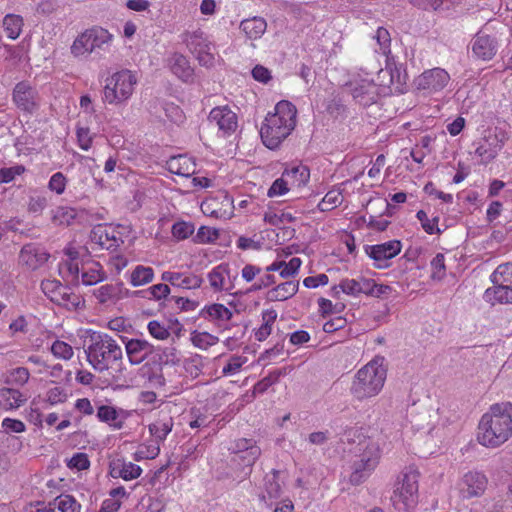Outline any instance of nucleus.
<instances>
[{"mask_svg": "<svg viewBox=\"0 0 512 512\" xmlns=\"http://www.w3.org/2000/svg\"><path fill=\"white\" fill-rule=\"evenodd\" d=\"M277 313L275 310H265L262 313V325L255 331L257 341L266 340L272 332V325L276 321Z\"/></svg>", "mask_w": 512, "mask_h": 512, "instance_id": "4c0bfd02", "label": "nucleus"}, {"mask_svg": "<svg viewBox=\"0 0 512 512\" xmlns=\"http://www.w3.org/2000/svg\"><path fill=\"white\" fill-rule=\"evenodd\" d=\"M109 473L113 478H122L125 481H130L140 477L142 469L139 465L132 462L117 460L110 464Z\"/></svg>", "mask_w": 512, "mask_h": 512, "instance_id": "4be33fe9", "label": "nucleus"}, {"mask_svg": "<svg viewBox=\"0 0 512 512\" xmlns=\"http://www.w3.org/2000/svg\"><path fill=\"white\" fill-rule=\"evenodd\" d=\"M173 419L171 417H165L158 419L151 423L148 428L151 436H153L156 443L163 442L173 428Z\"/></svg>", "mask_w": 512, "mask_h": 512, "instance_id": "f704fd0d", "label": "nucleus"}, {"mask_svg": "<svg viewBox=\"0 0 512 512\" xmlns=\"http://www.w3.org/2000/svg\"><path fill=\"white\" fill-rule=\"evenodd\" d=\"M372 279L358 277L354 279H344L339 286H333L332 296L338 297L342 292L351 296H358L360 294L369 295Z\"/></svg>", "mask_w": 512, "mask_h": 512, "instance_id": "6ab92c4d", "label": "nucleus"}, {"mask_svg": "<svg viewBox=\"0 0 512 512\" xmlns=\"http://www.w3.org/2000/svg\"><path fill=\"white\" fill-rule=\"evenodd\" d=\"M50 350L54 357L62 360H70L74 355L72 346L60 340L54 341Z\"/></svg>", "mask_w": 512, "mask_h": 512, "instance_id": "3c124183", "label": "nucleus"}, {"mask_svg": "<svg viewBox=\"0 0 512 512\" xmlns=\"http://www.w3.org/2000/svg\"><path fill=\"white\" fill-rule=\"evenodd\" d=\"M2 428L6 433H22L25 431V424L21 420L4 418Z\"/></svg>", "mask_w": 512, "mask_h": 512, "instance_id": "774afa93", "label": "nucleus"}, {"mask_svg": "<svg viewBox=\"0 0 512 512\" xmlns=\"http://www.w3.org/2000/svg\"><path fill=\"white\" fill-rule=\"evenodd\" d=\"M48 206V197L42 193H34L29 196L27 210L33 215H41Z\"/></svg>", "mask_w": 512, "mask_h": 512, "instance_id": "de8ad7c7", "label": "nucleus"}, {"mask_svg": "<svg viewBox=\"0 0 512 512\" xmlns=\"http://www.w3.org/2000/svg\"><path fill=\"white\" fill-rule=\"evenodd\" d=\"M203 312L211 321H217L219 324L229 321L233 316L231 310L219 303L206 306Z\"/></svg>", "mask_w": 512, "mask_h": 512, "instance_id": "58836bf2", "label": "nucleus"}, {"mask_svg": "<svg viewBox=\"0 0 512 512\" xmlns=\"http://www.w3.org/2000/svg\"><path fill=\"white\" fill-rule=\"evenodd\" d=\"M503 143L496 136L487 138L480 144L475 153L481 158L483 164L491 162L501 150Z\"/></svg>", "mask_w": 512, "mask_h": 512, "instance_id": "c756f323", "label": "nucleus"}, {"mask_svg": "<svg viewBox=\"0 0 512 512\" xmlns=\"http://www.w3.org/2000/svg\"><path fill=\"white\" fill-rule=\"evenodd\" d=\"M147 329L150 335L157 340H166L170 337L168 326L158 320H152L148 323Z\"/></svg>", "mask_w": 512, "mask_h": 512, "instance_id": "864d4df0", "label": "nucleus"}, {"mask_svg": "<svg viewBox=\"0 0 512 512\" xmlns=\"http://www.w3.org/2000/svg\"><path fill=\"white\" fill-rule=\"evenodd\" d=\"M349 88L353 99L361 106H370L378 100L379 88L372 80H355L349 83Z\"/></svg>", "mask_w": 512, "mask_h": 512, "instance_id": "4468645a", "label": "nucleus"}, {"mask_svg": "<svg viewBox=\"0 0 512 512\" xmlns=\"http://www.w3.org/2000/svg\"><path fill=\"white\" fill-rule=\"evenodd\" d=\"M185 41L188 49L195 55L200 65L205 67L213 66L215 62V45L201 30L189 33Z\"/></svg>", "mask_w": 512, "mask_h": 512, "instance_id": "9d476101", "label": "nucleus"}, {"mask_svg": "<svg viewBox=\"0 0 512 512\" xmlns=\"http://www.w3.org/2000/svg\"><path fill=\"white\" fill-rule=\"evenodd\" d=\"M237 274H231V268L227 263H221L213 267L207 274L211 290L214 292H228L235 288L234 281Z\"/></svg>", "mask_w": 512, "mask_h": 512, "instance_id": "ddd939ff", "label": "nucleus"}, {"mask_svg": "<svg viewBox=\"0 0 512 512\" xmlns=\"http://www.w3.org/2000/svg\"><path fill=\"white\" fill-rule=\"evenodd\" d=\"M491 281L494 285L512 286V263L499 265L491 275Z\"/></svg>", "mask_w": 512, "mask_h": 512, "instance_id": "c03bdc74", "label": "nucleus"}, {"mask_svg": "<svg viewBox=\"0 0 512 512\" xmlns=\"http://www.w3.org/2000/svg\"><path fill=\"white\" fill-rule=\"evenodd\" d=\"M203 283V279L190 272H179L176 287L181 289H197Z\"/></svg>", "mask_w": 512, "mask_h": 512, "instance_id": "49530a36", "label": "nucleus"}, {"mask_svg": "<svg viewBox=\"0 0 512 512\" xmlns=\"http://www.w3.org/2000/svg\"><path fill=\"white\" fill-rule=\"evenodd\" d=\"M85 353L88 363L95 371L105 373L117 366L116 375L113 376L115 381L123 374L125 369L123 367V351L117 341L110 335L94 332L90 336Z\"/></svg>", "mask_w": 512, "mask_h": 512, "instance_id": "7ed1b4c3", "label": "nucleus"}, {"mask_svg": "<svg viewBox=\"0 0 512 512\" xmlns=\"http://www.w3.org/2000/svg\"><path fill=\"white\" fill-rule=\"evenodd\" d=\"M67 466L77 471L86 470L90 466V461L86 453H76L68 461Z\"/></svg>", "mask_w": 512, "mask_h": 512, "instance_id": "0e129e2a", "label": "nucleus"}, {"mask_svg": "<svg viewBox=\"0 0 512 512\" xmlns=\"http://www.w3.org/2000/svg\"><path fill=\"white\" fill-rule=\"evenodd\" d=\"M247 362V358L244 356L234 355L232 356L227 364L223 367L222 373L225 376H232L240 372L242 366Z\"/></svg>", "mask_w": 512, "mask_h": 512, "instance_id": "6e6d98bb", "label": "nucleus"}, {"mask_svg": "<svg viewBox=\"0 0 512 512\" xmlns=\"http://www.w3.org/2000/svg\"><path fill=\"white\" fill-rule=\"evenodd\" d=\"M301 263L302 262L298 257H292L288 262H286V260L282 259L281 255L279 254L276 260L266 267L265 271H278L282 278H289L294 276L298 272Z\"/></svg>", "mask_w": 512, "mask_h": 512, "instance_id": "cd10ccee", "label": "nucleus"}, {"mask_svg": "<svg viewBox=\"0 0 512 512\" xmlns=\"http://www.w3.org/2000/svg\"><path fill=\"white\" fill-rule=\"evenodd\" d=\"M51 221L53 224L61 226V225H69L76 217L75 209L66 206H59L50 211Z\"/></svg>", "mask_w": 512, "mask_h": 512, "instance_id": "a19ab883", "label": "nucleus"}, {"mask_svg": "<svg viewBox=\"0 0 512 512\" xmlns=\"http://www.w3.org/2000/svg\"><path fill=\"white\" fill-rule=\"evenodd\" d=\"M3 27L7 36L14 40L22 31L23 18L20 15L8 14L3 19Z\"/></svg>", "mask_w": 512, "mask_h": 512, "instance_id": "37998d69", "label": "nucleus"}, {"mask_svg": "<svg viewBox=\"0 0 512 512\" xmlns=\"http://www.w3.org/2000/svg\"><path fill=\"white\" fill-rule=\"evenodd\" d=\"M342 442L347 445L343 450L351 456L349 480L353 485H359L371 476L379 464L381 457L379 444L358 428L345 431Z\"/></svg>", "mask_w": 512, "mask_h": 512, "instance_id": "f257e3e1", "label": "nucleus"}, {"mask_svg": "<svg viewBox=\"0 0 512 512\" xmlns=\"http://www.w3.org/2000/svg\"><path fill=\"white\" fill-rule=\"evenodd\" d=\"M402 244L399 240H391L377 245H366V254L374 260L378 269L389 267L388 261L401 252Z\"/></svg>", "mask_w": 512, "mask_h": 512, "instance_id": "9b49d317", "label": "nucleus"}, {"mask_svg": "<svg viewBox=\"0 0 512 512\" xmlns=\"http://www.w3.org/2000/svg\"><path fill=\"white\" fill-rule=\"evenodd\" d=\"M25 167L21 164H17L11 167L0 168V183L8 184L15 180L17 176L22 175L25 172Z\"/></svg>", "mask_w": 512, "mask_h": 512, "instance_id": "5fc2aeb1", "label": "nucleus"}, {"mask_svg": "<svg viewBox=\"0 0 512 512\" xmlns=\"http://www.w3.org/2000/svg\"><path fill=\"white\" fill-rule=\"evenodd\" d=\"M289 185L290 182L288 179H286L285 176H281L280 178L276 179L271 187L269 188L267 195L269 197H276V196H282L286 194L289 191Z\"/></svg>", "mask_w": 512, "mask_h": 512, "instance_id": "680f3d73", "label": "nucleus"}, {"mask_svg": "<svg viewBox=\"0 0 512 512\" xmlns=\"http://www.w3.org/2000/svg\"><path fill=\"white\" fill-rule=\"evenodd\" d=\"M66 185L67 179L61 172L54 173L48 182L49 190L55 192L57 195L64 193Z\"/></svg>", "mask_w": 512, "mask_h": 512, "instance_id": "e2e57ef3", "label": "nucleus"}, {"mask_svg": "<svg viewBox=\"0 0 512 512\" xmlns=\"http://www.w3.org/2000/svg\"><path fill=\"white\" fill-rule=\"evenodd\" d=\"M420 473L414 467L405 468L395 484L391 501L398 512H412L418 504Z\"/></svg>", "mask_w": 512, "mask_h": 512, "instance_id": "423d86ee", "label": "nucleus"}, {"mask_svg": "<svg viewBox=\"0 0 512 512\" xmlns=\"http://www.w3.org/2000/svg\"><path fill=\"white\" fill-rule=\"evenodd\" d=\"M153 278L154 270L151 267L137 265L130 275V283L133 287H138L152 282Z\"/></svg>", "mask_w": 512, "mask_h": 512, "instance_id": "ea45409f", "label": "nucleus"}, {"mask_svg": "<svg viewBox=\"0 0 512 512\" xmlns=\"http://www.w3.org/2000/svg\"><path fill=\"white\" fill-rule=\"evenodd\" d=\"M166 165L169 172L183 177H190L196 172L194 160L186 155L171 157Z\"/></svg>", "mask_w": 512, "mask_h": 512, "instance_id": "393cba45", "label": "nucleus"}, {"mask_svg": "<svg viewBox=\"0 0 512 512\" xmlns=\"http://www.w3.org/2000/svg\"><path fill=\"white\" fill-rule=\"evenodd\" d=\"M283 176L289 180L290 186H300L305 184L309 178V171L305 166H295L291 169H286Z\"/></svg>", "mask_w": 512, "mask_h": 512, "instance_id": "a18cd8bd", "label": "nucleus"}, {"mask_svg": "<svg viewBox=\"0 0 512 512\" xmlns=\"http://www.w3.org/2000/svg\"><path fill=\"white\" fill-rule=\"evenodd\" d=\"M299 288L297 281H285L270 289L267 293V299L270 301H285L293 297Z\"/></svg>", "mask_w": 512, "mask_h": 512, "instance_id": "c85d7f7f", "label": "nucleus"}, {"mask_svg": "<svg viewBox=\"0 0 512 512\" xmlns=\"http://www.w3.org/2000/svg\"><path fill=\"white\" fill-rule=\"evenodd\" d=\"M433 409L431 407H413L410 412V421L417 429H428L433 427Z\"/></svg>", "mask_w": 512, "mask_h": 512, "instance_id": "2f4dec72", "label": "nucleus"}, {"mask_svg": "<svg viewBox=\"0 0 512 512\" xmlns=\"http://www.w3.org/2000/svg\"><path fill=\"white\" fill-rule=\"evenodd\" d=\"M116 230L111 226L99 225L92 231L93 240L104 249H115L119 246V237Z\"/></svg>", "mask_w": 512, "mask_h": 512, "instance_id": "a878e982", "label": "nucleus"}, {"mask_svg": "<svg viewBox=\"0 0 512 512\" xmlns=\"http://www.w3.org/2000/svg\"><path fill=\"white\" fill-rule=\"evenodd\" d=\"M223 203L226 208H218L219 202L217 199H210L202 203L201 210L205 215L218 219H228L232 216L235 206L233 205L232 199L228 196L224 197Z\"/></svg>", "mask_w": 512, "mask_h": 512, "instance_id": "b1692460", "label": "nucleus"}, {"mask_svg": "<svg viewBox=\"0 0 512 512\" xmlns=\"http://www.w3.org/2000/svg\"><path fill=\"white\" fill-rule=\"evenodd\" d=\"M450 76L442 68H433L423 72L417 77L415 83L419 90L436 92L442 90L449 83Z\"/></svg>", "mask_w": 512, "mask_h": 512, "instance_id": "dca6fc26", "label": "nucleus"}, {"mask_svg": "<svg viewBox=\"0 0 512 512\" xmlns=\"http://www.w3.org/2000/svg\"><path fill=\"white\" fill-rule=\"evenodd\" d=\"M385 380L383 359L375 358L357 372L351 392L357 399L376 396L383 388Z\"/></svg>", "mask_w": 512, "mask_h": 512, "instance_id": "39448f33", "label": "nucleus"}, {"mask_svg": "<svg viewBox=\"0 0 512 512\" xmlns=\"http://www.w3.org/2000/svg\"><path fill=\"white\" fill-rule=\"evenodd\" d=\"M343 202V195L338 189L330 190L322 198V211L332 210Z\"/></svg>", "mask_w": 512, "mask_h": 512, "instance_id": "13d9d810", "label": "nucleus"}, {"mask_svg": "<svg viewBox=\"0 0 512 512\" xmlns=\"http://www.w3.org/2000/svg\"><path fill=\"white\" fill-rule=\"evenodd\" d=\"M64 287L58 280H43L41 282V289L43 293L54 303L59 300L61 292Z\"/></svg>", "mask_w": 512, "mask_h": 512, "instance_id": "8fccbe9b", "label": "nucleus"}, {"mask_svg": "<svg viewBox=\"0 0 512 512\" xmlns=\"http://www.w3.org/2000/svg\"><path fill=\"white\" fill-rule=\"evenodd\" d=\"M168 65L171 72L182 81L189 82L193 80L194 70L184 55L174 53L168 59Z\"/></svg>", "mask_w": 512, "mask_h": 512, "instance_id": "5701e85b", "label": "nucleus"}, {"mask_svg": "<svg viewBox=\"0 0 512 512\" xmlns=\"http://www.w3.org/2000/svg\"><path fill=\"white\" fill-rule=\"evenodd\" d=\"M345 308L343 302L332 304L330 300L322 298V330L327 334L322 337V343L331 346L333 343L341 342L345 335L341 331L345 328L347 321L342 316L328 317L330 314L341 313Z\"/></svg>", "mask_w": 512, "mask_h": 512, "instance_id": "1a4fd4ad", "label": "nucleus"}, {"mask_svg": "<svg viewBox=\"0 0 512 512\" xmlns=\"http://www.w3.org/2000/svg\"><path fill=\"white\" fill-rule=\"evenodd\" d=\"M56 304L63 306L69 310H76L83 306L84 300L79 294L72 292L69 287L65 286Z\"/></svg>", "mask_w": 512, "mask_h": 512, "instance_id": "79ce46f5", "label": "nucleus"}, {"mask_svg": "<svg viewBox=\"0 0 512 512\" xmlns=\"http://www.w3.org/2000/svg\"><path fill=\"white\" fill-rule=\"evenodd\" d=\"M265 487L270 498H277L280 495L281 486L278 481L277 471L273 470L272 476L267 477Z\"/></svg>", "mask_w": 512, "mask_h": 512, "instance_id": "69168bd1", "label": "nucleus"}, {"mask_svg": "<svg viewBox=\"0 0 512 512\" xmlns=\"http://www.w3.org/2000/svg\"><path fill=\"white\" fill-rule=\"evenodd\" d=\"M218 337L208 333V332H197L194 331L191 334V342L192 344L200 349H207L218 342Z\"/></svg>", "mask_w": 512, "mask_h": 512, "instance_id": "09e8293b", "label": "nucleus"}, {"mask_svg": "<svg viewBox=\"0 0 512 512\" xmlns=\"http://www.w3.org/2000/svg\"><path fill=\"white\" fill-rule=\"evenodd\" d=\"M30 373L25 367H17L9 371L6 382L11 385L23 386L29 380Z\"/></svg>", "mask_w": 512, "mask_h": 512, "instance_id": "603ef678", "label": "nucleus"}, {"mask_svg": "<svg viewBox=\"0 0 512 512\" xmlns=\"http://www.w3.org/2000/svg\"><path fill=\"white\" fill-rule=\"evenodd\" d=\"M119 289L112 284L100 286L94 291V295L100 303H106L117 296Z\"/></svg>", "mask_w": 512, "mask_h": 512, "instance_id": "4d7b16f0", "label": "nucleus"}, {"mask_svg": "<svg viewBox=\"0 0 512 512\" xmlns=\"http://www.w3.org/2000/svg\"><path fill=\"white\" fill-rule=\"evenodd\" d=\"M171 232L176 239L184 240L193 234L194 226L189 222L179 221L173 224Z\"/></svg>", "mask_w": 512, "mask_h": 512, "instance_id": "052dcab7", "label": "nucleus"}, {"mask_svg": "<svg viewBox=\"0 0 512 512\" xmlns=\"http://www.w3.org/2000/svg\"><path fill=\"white\" fill-rule=\"evenodd\" d=\"M484 297L486 301L490 302L492 305L496 303L512 304V286L494 285L486 289Z\"/></svg>", "mask_w": 512, "mask_h": 512, "instance_id": "7c9ffc66", "label": "nucleus"}, {"mask_svg": "<svg viewBox=\"0 0 512 512\" xmlns=\"http://www.w3.org/2000/svg\"><path fill=\"white\" fill-rule=\"evenodd\" d=\"M49 258L43 249L33 245H25L19 254V263L28 270H36L46 263Z\"/></svg>", "mask_w": 512, "mask_h": 512, "instance_id": "aec40b11", "label": "nucleus"}, {"mask_svg": "<svg viewBox=\"0 0 512 512\" xmlns=\"http://www.w3.org/2000/svg\"><path fill=\"white\" fill-rule=\"evenodd\" d=\"M25 401L26 399L19 390L12 388L0 389V406L5 410L16 409Z\"/></svg>", "mask_w": 512, "mask_h": 512, "instance_id": "72a5a7b5", "label": "nucleus"}, {"mask_svg": "<svg viewBox=\"0 0 512 512\" xmlns=\"http://www.w3.org/2000/svg\"><path fill=\"white\" fill-rule=\"evenodd\" d=\"M113 36L105 29L94 27L81 33L71 45L74 57H88L91 54L101 55L107 52Z\"/></svg>", "mask_w": 512, "mask_h": 512, "instance_id": "6e6552de", "label": "nucleus"}, {"mask_svg": "<svg viewBox=\"0 0 512 512\" xmlns=\"http://www.w3.org/2000/svg\"><path fill=\"white\" fill-rule=\"evenodd\" d=\"M105 278L106 274L98 262H92L82 268L81 279L84 285H95Z\"/></svg>", "mask_w": 512, "mask_h": 512, "instance_id": "c9c22d12", "label": "nucleus"}, {"mask_svg": "<svg viewBox=\"0 0 512 512\" xmlns=\"http://www.w3.org/2000/svg\"><path fill=\"white\" fill-rule=\"evenodd\" d=\"M13 102L23 112L33 113L39 107L40 97L35 87L26 81L16 84L12 94Z\"/></svg>", "mask_w": 512, "mask_h": 512, "instance_id": "f8f14e48", "label": "nucleus"}, {"mask_svg": "<svg viewBox=\"0 0 512 512\" xmlns=\"http://www.w3.org/2000/svg\"><path fill=\"white\" fill-rule=\"evenodd\" d=\"M137 81V76L130 70L123 69L113 73L106 79L103 101L110 105H121L127 102L134 92Z\"/></svg>", "mask_w": 512, "mask_h": 512, "instance_id": "0eeeda50", "label": "nucleus"}, {"mask_svg": "<svg viewBox=\"0 0 512 512\" xmlns=\"http://www.w3.org/2000/svg\"><path fill=\"white\" fill-rule=\"evenodd\" d=\"M261 455V449L259 446L250 447L244 453L239 454L238 460L242 461L245 466H252Z\"/></svg>", "mask_w": 512, "mask_h": 512, "instance_id": "338daca9", "label": "nucleus"}, {"mask_svg": "<svg viewBox=\"0 0 512 512\" xmlns=\"http://www.w3.org/2000/svg\"><path fill=\"white\" fill-rule=\"evenodd\" d=\"M241 30L249 39H259L265 33L267 23L262 17H253L245 19L240 24Z\"/></svg>", "mask_w": 512, "mask_h": 512, "instance_id": "473e14b6", "label": "nucleus"}, {"mask_svg": "<svg viewBox=\"0 0 512 512\" xmlns=\"http://www.w3.org/2000/svg\"><path fill=\"white\" fill-rule=\"evenodd\" d=\"M81 505L71 495L61 494L56 497L53 502L43 509L37 510V512H80Z\"/></svg>", "mask_w": 512, "mask_h": 512, "instance_id": "bb28decb", "label": "nucleus"}, {"mask_svg": "<svg viewBox=\"0 0 512 512\" xmlns=\"http://www.w3.org/2000/svg\"><path fill=\"white\" fill-rule=\"evenodd\" d=\"M417 219L421 222L422 228L428 234L440 233L438 228L439 218L435 217L430 220L425 211L419 210L416 214Z\"/></svg>", "mask_w": 512, "mask_h": 512, "instance_id": "bf43d9fd", "label": "nucleus"}, {"mask_svg": "<svg viewBox=\"0 0 512 512\" xmlns=\"http://www.w3.org/2000/svg\"><path fill=\"white\" fill-rule=\"evenodd\" d=\"M487 479L477 471L466 473L461 482V493L465 498L480 496L486 489Z\"/></svg>", "mask_w": 512, "mask_h": 512, "instance_id": "412c9836", "label": "nucleus"}, {"mask_svg": "<svg viewBox=\"0 0 512 512\" xmlns=\"http://www.w3.org/2000/svg\"><path fill=\"white\" fill-rule=\"evenodd\" d=\"M97 418L99 421L107 423L113 429H121L123 426V422L119 420V413L113 406H99L97 409Z\"/></svg>", "mask_w": 512, "mask_h": 512, "instance_id": "e433bc0d", "label": "nucleus"}, {"mask_svg": "<svg viewBox=\"0 0 512 512\" xmlns=\"http://www.w3.org/2000/svg\"><path fill=\"white\" fill-rule=\"evenodd\" d=\"M497 40L487 34L477 33L472 42V52L475 57L483 61L491 60L497 53Z\"/></svg>", "mask_w": 512, "mask_h": 512, "instance_id": "a211bd4d", "label": "nucleus"}, {"mask_svg": "<svg viewBox=\"0 0 512 512\" xmlns=\"http://www.w3.org/2000/svg\"><path fill=\"white\" fill-rule=\"evenodd\" d=\"M297 109L289 101L282 100L269 113L260 129L263 144L269 149L277 148L296 126Z\"/></svg>", "mask_w": 512, "mask_h": 512, "instance_id": "20e7f679", "label": "nucleus"}, {"mask_svg": "<svg viewBox=\"0 0 512 512\" xmlns=\"http://www.w3.org/2000/svg\"><path fill=\"white\" fill-rule=\"evenodd\" d=\"M208 119L210 123L216 125L223 134H231L237 128V116L227 106L213 108Z\"/></svg>", "mask_w": 512, "mask_h": 512, "instance_id": "f3484780", "label": "nucleus"}, {"mask_svg": "<svg viewBox=\"0 0 512 512\" xmlns=\"http://www.w3.org/2000/svg\"><path fill=\"white\" fill-rule=\"evenodd\" d=\"M125 352L131 365H139L154 351V347L145 339L122 337Z\"/></svg>", "mask_w": 512, "mask_h": 512, "instance_id": "2eb2a0df", "label": "nucleus"}, {"mask_svg": "<svg viewBox=\"0 0 512 512\" xmlns=\"http://www.w3.org/2000/svg\"><path fill=\"white\" fill-rule=\"evenodd\" d=\"M512 437V403L490 406L482 415L477 432L478 442L487 448H497Z\"/></svg>", "mask_w": 512, "mask_h": 512, "instance_id": "f03ea898", "label": "nucleus"}]
</instances>
